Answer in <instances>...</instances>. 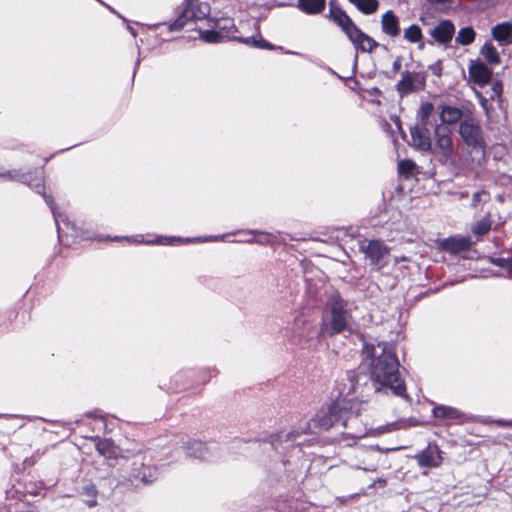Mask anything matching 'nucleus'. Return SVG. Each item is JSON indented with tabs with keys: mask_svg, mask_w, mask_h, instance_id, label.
<instances>
[{
	"mask_svg": "<svg viewBox=\"0 0 512 512\" xmlns=\"http://www.w3.org/2000/svg\"><path fill=\"white\" fill-rule=\"evenodd\" d=\"M363 355V362L369 369L376 391L387 388L394 394L403 396L405 385L399 373V362L393 345L385 342L366 344Z\"/></svg>",
	"mask_w": 512,
	"mask_h": 512,
	"instance_id": "nucleus-1",
	"label": "nucleus"
},
{
	"mask_svg": "<svg viewBox=\"0 0 512 512\" xmlns=\"http://www.w3.org/2000/svg\"><path fill=\"white\" fill-rule=\"evenodd\" d=\"M200 38L207 43H218L225 40H237L246 45H251L261 49H272L273 46L265 41L260 34L252 37H243L237 35V29L230 19L218 20L211 30L199 32Z\"/></svg>",
	"mask_w": 512,
	"mask_h": 512,
	"instance_id": "nucleus-2",
	"label": "nucleus"
},
{
	"mask_svg": "<svg viewBox=\"0 0 512 512\" xmlns=\"http://www.w3.org/2000/svg\"><path fill=\"white\" fill-rule=\"evenodd\" d=\"M438 160L447 164L451 161L454 152L452 132L443 125H437L434 130V147L431 150Z\"/></svg>",
	"mask_w": 512,
	"mask_h": 512,
	"instance_id": "nucleus-3",
	"label": "nucleus"
},
{
	"mask_svg": "<svg viewBox=\"0 0 512 512\" xmlns=\"http://www.w3.org/2000/svg\"><path fill=\"white\" fill-rule=\"evenodd\" d=\"M210 14V6L200 0H187V5L174 21L171 29L182 28L188 20H203Z\"/></svg>",
	"mask_w": 512,
	"mask_h": 512,
	"instance_id": "nucleus-4",
	"label": "nucleus"
},
{
	"mask_svg": "<svg viewBox=\"0 0 512 512\" xmlns=\"http://www.w3.org/2000/svg\"><path fill=\"white\" fill-rule=\"evenodd\" d=\"M459 133L467 145L479 147L484 153V140L479 125L472 121H464L460 125Z\"/></svg>",
	"mask_w": 512,
	"mask_h": 512,
	"instance_id": "nucleus-5",
	"label": "nucleus"
},
{
	"mask_svg": "<svg viewBox=\"0 0 512 512\" xmlns=\"http://www.w3.org/2000/svg\"><path fill=\"white\" fill-rule=\"evenodd\" d=\"M346 35L353 43L356 50L371 52L377 47V42L362 32L356 25L350 27V30L347 31Z\"/></svg>",
	"mask_w": 512,
	"mask_h": 512,
	"instance_id": "nucleus-6",
	"label": "nucleus"
},
{
	"mask_svg": "<svg viewBox=\"0 0 512 512\" xmlns=\"http://www.w3.org/2000/svg\"><path fill=\"white\" fill-rule=\"evenodd\" d=\"M331 313L333 331L339 333L345 330L350 319V315L345 309V303L342 300L334 301L331 307Z\"/></svg>",
	"mask_w": 512,
	"mask_h": 512,
	"instance_id": "nucleus-7",
	"label": "nucleus"
},
{
	"mask_svg": "<svg viewBox=\"0 0 512 512\" xmlns=\"http://www.w3.org/2000/svg\"><path fill=\"white\" fill-rule=\"evenodd\" d=\"M491 76L492 71L485 64L477 61L470 64L469 77L474 83L483 86L490 81Z\"/></svg>",
	"mask_w": 512,
	"mask_h": 512,
	"instance_id": "nucleus-8",
	"label": "nucleus"
},
{
	"mask_svg": "<svg viewBox=\"0 0 512 512\" xmlns=\"http://www.w3.org/2000/svg\"><path fill=\"white\" fill-rule=\"evenodd\" d=\"M218 236H210L206 238H194V239H180V238H167V237H159L155 240H147L144 241L141 236H137L134 241L136 243H146V244H161V245H175L181 243H189V242H204V241H215L218 240Z\"/></svg>",
	"mask_w": 512,
	"mask_h": 512,
	"instance_id": "nucleus-9",
	"label": "nucleus"
},
{
	"mask_svg": "<svg viewBox=\"0 0 512 512\" xmlns=\"http://www.w3.org/2000/svg\"><path fill=\"white\" fill-rule=\"evenodd\" d=\"M411 139L413 146L421 151H431L432 143L426 127H414L411 129Z\"/></svg>",
	"mask_w": 512,
	"mask_h": 512,
	"instance_id": "nucleus-10",
	"label": "nucleus"
},
{
	"mask_svg": "<svg viewBox=\"0 0 512 512\" xmlns=\"http://www.w3.org/2000/svg\"><path fill=\"white\" fill-rule=\"evenodd\" d=\"M417 462L422 467H437L442 461L438 447H428L416 456Z\"/></svg>",
	"mask_w": 512,
	"mask_h": 512,
	"instance_id": "nucleus-11",
	"label": "nucleus"
},
{
	"mask_svg": "<svg viewBox=\"0 0 512 512\" xmlns=\"http://www.w3.org/2000/svg\"><path fill=\"white\" fill-rule=\"evenodd\" d=\"M471 245V241L467 237L454 236L442 241L441 246L444 250L451 253H458L467 250Z\"/></svg>",
	"mask_w": 512,
	"mask_h": 512,
	"instance_id": "nucleus-12",
	"label": "nucleus"
},
{
	"mask_svg": "<svg viewBox=\"0 0 512 512\" xmlns=\"http://www.w3.org/2000/svg\"><path fill=\"white\" fill-rule=\"evenodd\" d=\"M454 32L450 21H442L431 31V36L440 43H446L452 39Z\"/></svg>",
	"mask_w": 512,
	"mask_h": 512,
	"instance_id": "nucleus-13",
	"label": "nucleus"
},
{
	"mask_svg": "<svg viewBox=\"0 0 512 512\" xmlns=\"http://www.w3.org/2000/svg\"><path fill=\"white\" fill-rule=\"evenodd\" d=\"M419 84L420 82L418 80L417 74L406 72L397 83V91L401 96H404L416 90Z\"/></svg>",
	"mask_w": 512,
	"mask_h": 512,
	"instance_id": "nucleus-14",
	"label": "nucleus"
},
{
	"mask_svg": "<svg viewBox=\"0 0 512 512\" xmlns=\"http://www.w3.org/2000/svg\"><path fill=\"white\" fill-rule=\"evenodd\" d=\"M439 117L443 126L452 125L461 119L462 111L457 107L443 105L439 108Z\"/></svg>",
	"mask_w": 512,
	"mask_h": 512,
	"instance_id": "nucleus-15",
	"label": "nucleus"
},
{
	"mask_svg": "<svg viewBox=\"0 0 512 512\" xmlns=\"http://www.w3.org/2000/svg\"><path fill=\"white\" fill-rule=\"evenodd\" d=\"M365 253L373 263L379 262L388 254V248L380 241H370L364 248Z\"/></svg>",
	"mask_w": 512,
	"mask_h": 512,
	"instance_id": "nucleus-16",
	"label": "nucleus"
},
{
	"mask_svg": "<svg viewBox=\"0 0 512 512\" xmlns=\"http://www.w3.org/2000/svg\"><path fill=\"white\" fill-rule=\"evenodd\" d=\"M382 29L383 31L391 36L396 37L400 33L399 21L396 15L392 11H387L382 16Z\"/></svg>",
	"mask_w": 512,
	"mask_h": 512,
	"instance_id": "nucleus-17",
	"label": "nucleus"
},
{
	"mask_svg": "<svg viewBox=\"0 0 512 512\" xmlns=\"http://www.w3.org/2000/svg\"><path fill=\"white\" fill-rule=\"evenodd\" d=\"M330 17L342 28L345 34L350 30V27L355 25L349 16L340 8L331 7Z\"/></svg>",
	"mask_w": 512,
	"mask_h": 512,
	"instance_id": "nucleus-18",
	"label": "nucleus"
},
{
	"mask_svg": "<svg viewBox=\"0 0 512 512\" xmlns=\"http://www.w3.org/2000/svg\"><path fill=\"white\" fill-rule=\"evenodd\" d=\"M492 35L499 42L512 41V26L509 23H501L492 29Z\"/></svg>",
	"mask_w": 512,
	"mask_h": 512,
	"instance_id": "nucleus-19",
	"label": "nucleus"
},
{
	"mask_svg": "<svg viewBox=\"0 0 512 512\" xmlns=\"http://www.w3.org/2000/svg\"><path fill=\"white\" fill-rule=\"evenodd\" d=\"M326 0H299V8L307 14H317L324 10Z\"/></svg>",
	"mask_w": 512,
	"mask_h": 512,
	"instance_id": "nucleus-20",
	"label": "nucleus"
},
{
	"mask_svg": "<svg viewBox=\"0 0 512 512\" xmlns=\"http://www.w3.org/2000/svg\"><path fill=\"white\" fill-rule=\"evenodd\" d=\"M433 414L437 418H442V419L452 420V421H461L460 413L452 407L437 406L433 409Z\"/></svg>",
	"mask_w": 512,
	"mask_h": 512,
	"instance_id": "nucleus-21",
	"label": "nucleus"
},
{
	"mask_svg": "<svg viewBox=\"0 0 512 512\" xmlns=\"http://www.w3.org/2000/svg\"><path fill=\"white\" fill-rule=\"evenodd\" d=\"M354 4L357 9L363 14H373L377 11L379 2L378 0H349Z\"/></svg>",
	"mask_w": 512,
	"mask_h": 512,
	"instance_id": "nucleus-22",
	"label": "nucleus"
},
{
	"mask_svg": "<svg viewBox=\"0 0 512 512\" xmlns=\"http://www.w3.org/2000/svg\"><path fill=\"white\" fill-rule=\"evenodd\" d=\"M404 37L411 43H419L422 41L423 34L418 25H411L404 30Z\"/></svg>",
	"mask_w": 512,
	"mask_h": 512,
	"instance_id": "nucleus-23",
	"label": "nucleus"
},
{
	"mask_svg": "<svg viewBox=\"0 0 512 512\" xmlns=\"http://www.w3.org/2000/svg\"><path fill=\"white\" fill-rule=\"evenodd\" d=\"M98 452L106 458L116 457V450L109 440H101L97 443Z\"/></svg>",
	"mask_w": 512,
	"mask_h": 512,
	"instance_id": "nucleus-24",
	"label": "nucleus"
},
{
	"mask_svg": "<svg viewBox=\"0 0 512 512\" xmlns=\"http://www.w3.org/2000/svg\"><path fill=\"white\" fill-rule=\"evenodd\" d=\"M475 39V32L471 27L462 28L456 37V42L462 45L471 44Z\"/></svg>",
	"mask_w": 512,
	"mask_h": 512,
	"instance_id": "nucleus-25",
	"label": "nucleus"
},
{
	"mask_svg": "<svg viewBox=\"0 0 512 512\" xmlns=\"http://www.w3.org/2000/svg\"><path fill=\"white\" fill-rule=\"evenodd\" d=\"M481 53L491 64H498L500 62L499 54L492 45L485 44L481 50Z\"/></svg>",
	"mask_w": 512,
	"mask_h": 512,
	"instance_id": "nucleus-26",
	"label": "nucleus"
},
{
	"mask_svg": "<svg viewBox=\"0 0 512 512\" xmlns=\"http://www.w3.org/2000/svg\"><path fill=\"white\" fill-rule=\"evenodd\" d=\"M490 199V193L486 190L476 191L472 194L471 207L478 209L482 203H486Z\"/></svg>",
	"mask_w": 512,
	"mask_h": 512,
	"instance_id": "nucleus-27",
	"label": "nucleus"
},
{
	"mask_svg": "<svg viewBox=\"0 0 512 512\" xmlns=\"http://www.w3.org/2000/svg\"><path fill=\"white\" fill-rule=\"evenodd\" d=\"M491 229V221L489 218H483L475 223L472 228V231L476 235H484L487 234Z\"/></svg>",
	"mask_w": 512,
	"mask_h": 512,
	"instance_id": "nucleus-28",
	"label": "nucleus"
},
{
	"mask_svg": "<svg viewBox=\"0 0 512 512\" xmlns=\"http://www.w3.org/2000/svg\"><path fill=\"white\" fill-rule=\"evenodd\" d=\"M434 112V106L433 104L429 102H425L420 106L418 117L423 122L424 125L427 124L428 118L432 115Z\"/></svg>",
	"mask_w": 512,
	"mask_h": 512,
	"instance_id": "nucleus-29",
	"label": "nucleus"
},
{
	"mask_svg": "<svg viewBox=\"0 0 512 512\" xmlns=\"http://www.w3.org/2000/svg\"><path fill=\"white\" fill-rule=\"evenodd\" d=\"M415 168V164L411 160H400L398 163V171L400 174L408 176Z\"/></svg>",
	"mask_w": 512,
	"mask_h": 512,
	"instance_id": "nucleus-30",
	"label": "nucleus"
},
{
	"mask_svg": "<svg viewBox=\"0 0 512 512\" xmlns=\"http://www.w3.org/2000/svg\"><path fill=\"white\" fill-rule=\"evenodd\" d=\"M503 92V86L500 82L496 81L491 86V92L489 94V98L491 100L497 99L499 106L501 105V95Z\"/></svg>",
	"mask_w": 512,
	"mask_h": 512,
	"instance_id": "nucleus-31",
	"label": "nucleus"
},
{
	"mask_svg": "<svg viewBox=\"0 0 512 512\" xmlns=\"http://www.w3.org/2000/svg\"><path fill=\"white\" fill-rule=\"evenodd\" d=\"M475 93L480 101V104L482 106V108L484 109L485 113H486V116L488 118H492L493 117V114L490 110V107L488 106V98L483 96L479 91L475 90Z\"/></svg>",
	"mask_w": 512,
	"mask_h": 512,
	"instance_id": "nucleus-32",
	"label": "nucleus"
},
{
	"mask_svg": "<svg viewBox=\"0 0 512 512\" xmlns=\"http://www.w3.org/2000/svg\"><path fill=\"white\" fill-rule=\"evenodd\" d=\"M495 423L499 426L512 427V421L497 420Z\"/></svg>",
	"mask_w": 512,
	"mask_h": 512,
	"instance_id": "nucleus-33",
	"label": "nucleus"
},
{
	"mask_svg": "<svg viewBox=\"0 0 512 512\" xmlns=\"http://www.w3.org/2000/svg\"><path fill=\"white\" fill-rule=\"evenodd\" d=\"M0 177L12 178L13 175L11 172L7 171V172L0 173Z\"/></svg>",
	"mask_w": 512,
	"mask_h": 512,
	"instance_id": "nucleus-34",
	"label": "nucleus"
},
{
	"mask_svg": "<svg viewBox=\"0 0 512 512\" xmlns=\"http://www.w3.org/2000/svg\"><path fill=\"white\" fill-rule=\"evenodd\" d=\"M507 263H509V265H511V266H512V263H511V261H510V260H508V261H507Z\"/></svg>",
	"mask_w": 512,
	"mask_h": 512,
	"instance_id": "nucleus-35",
	"label": "nucleus"
}]
</instances>
